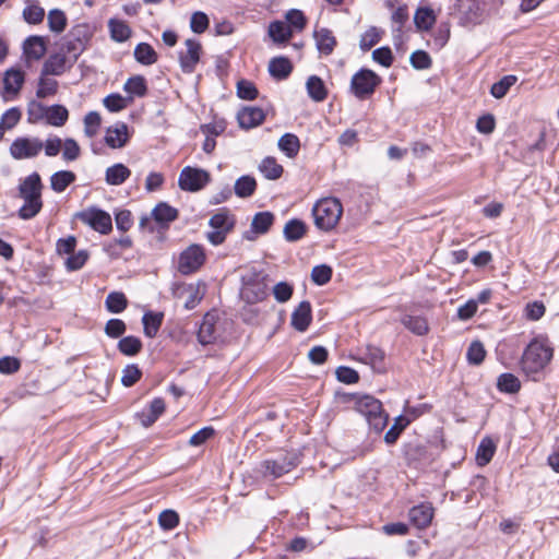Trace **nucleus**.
<instances>
[{"instance_id":"14","label":"nucleus","mask_w":559,"mask_h":559,"mask_svg":"<svg viewBox=\"0 0 559 559\" xmlns=\"http://www.w3.org/2000/svg\"><path fill=\"white\" fill-rule=\"evenodd\" d=\"M312 322V307L310 301L304 300L294 309L290 325L298 332H306Z\"/></svg>"},{"instance_id":"9","label":"nucleus","mask_w":559,"mask_h":559,"mask_svg":"<svg viewBox=\"0 0 559 559\" xmlns=\"http://www.w3.org/2000/svg\"><path fill=\"white\" fill-rule=\"evenodd\" d=\"M205 262V252L200 245H190L185 249L178 260V271L182 275L197 272Z\"/></svg>"},{"instance_id":"3","label":"nucleus","mask_w":559,"mask_h":559,"mask_svg":"<svg viewBox=\"0 0 559 559\" xmlns=\"http://www.w3.org/2000/svg\"><path fill=\"white\" fill-rule=\"evenodd\" d=\"M44 186L38 173L34 171L28 175L19 185V195L24 200V204L20 207L17 214L22 219H31L35 217L43 209L41 190Z\"/></svg>"},{"instance_id":"44","label":"nucleus","mask_w":559,"mask_h":559,"mask_svg":"<svg viewBox=\"0 0 559 559\" xmlns=\"http://www.w3.org/2000/svg\"><path fill=\"white\" fill-rule=\"evenodd\" d=\"M307 227L300 219H289L284 227V237L287 241H297L301 239L306 234Z\"/></svg>"},{"instance_id":"27","label":"nucleus","mask_w":559,"mask_h":559,"mask_svg":"<svg viewBox=\"0 0 559 559\" xmlns=\"http://www.w3.org/2000/svg\"><path fill=\"white\" fill-rule=\"evenodd\" d=\"M25 80V74L20 69H9L4 73L3 85L7 93L16 95Z\"/></svg>"},{"instance_id":"26","label":"nucleus","mask_w":559,"mask_h":559,"mask_svg":"<svg viewBox=\"0 0 559 559\" xmlns=\"http://www.w3.org/2000/svg\"><path fill=\"white\" fill-rule=\"evenodd\" d=\"M401 323L412 333L424 336L429 332V324L424 316L404 314Z\"/></svg>"},{"instance_id":"63","label":"nucleus","mask_w":559,"mask_h":559,"mask_svg":"<svg viewBox=\"0 0 559 559\" xmlns=\"http://www.w3.org/2000/svg\"><path fill=\"white\" fill-rule=\"evenodd\" d=\"M411 64L417 70L429 69L432 64V59L425 50H416L411 55Z\"/></svg>"},{"instance_id":"57","label":"nucleus","mask_w":559,"mask_h":559,"mask_svg":"<svg viewBox=\"0 0 559 559\" xmlns=\"http://www.w3.org/2000/svg\"><path fill=\"white\" fill-rule=\"evenodd\" d=\"M332 273V267L326 264L316 265L311 271V281L318 286H323L331 281Z\"/></svg>"},{"instance_id":"50","label":"nucleus","mask_w":559,"mask_h":559,"mask_svg":"<svg viewBox=\"0 0 559 559\" xmlns=\"http://www.w3.org/2000/svg\"><path fill=\"white\" fill-rule=\"evenodd\" d=\"M497 388L500 392L513 394L520 391L521 382L514 374L506 372L499 376Z\"/></svg>"},{"instance_id":"24","label":"nucleus","mask_w":559,"mask_h":559,"mask_svg":"<svg viewBox=\"0 0 559 559\" xmlns=\"http://www.w3.org/2000/svg\"><path fill=\"white\" fill-rule=\"evenodd\" d=\"M179 212L166 202H159L152 211V216L160 226L167 227L178 218Z\"/></svg>"},{"instance_id":"54","label":"nucleus","mask_w":559,"mask_h":559,"mask_svg":"<svg viewBox=\"0 0 559 559\" xmlns=\"http://www.w3.org/2000/svg\"><path fill=\"white\" fill-rule=\"evenodd\" d=\"M516 82L515 75H504L498 82L493 83L490 88V94L500 99L506 96L510 87Z\"/></svg>"},{"instance_id":"39","label":"nucleus","mask_w":559,"mask_h":559,"mask_svg":"<svg viewBox=\"0 0 559 559\" xmlns=\"http://www.w3.org/2000/svg\"><path fill=\"white\" fill-rule=\"evenodd\" d=\"M496 452V444L489 438L485 437L481 439L476 451V461L479 466L487 465Z\"/></svg>"},{"instance_id":"53","label":"nucleus","mask_w":559,"mask_h":559,"mask_svg":"<svg viewBox=\"0 0 559 559\" xmlns=\"http://www.w3.org/2000/svg\"><path fill=\"white\" fill-rule=\"evenodd\" d=\"M22 15L26 23L36 25L44 21L45 10L37 3H31L24 8Z\"/></svg>"},{"instance_id":"12","label":"nucleus","mask_w":559,"mask_h":559,"mask_svg":"<svg viewBox=\"0 0 559 559\" xmlns=\"http://www.w3.org/2000/svg\"><path fill=\"white\" fill-rule=\"evenodd\" d=\"M185 45L187 49L186 51L179 52V62L182 72L190 74L194 72L200 61L202 46L199 40L193 38L187 39Z\"/></svg>"},{"instance_id":"4","label":"nucleus","mask_w":559,"mask_h":559,"mask_svg":"<svg viewBox=\"0 0 559 559\" xmlns=\"http://www.w3.org/2000/svg\"><path fill=\"white\" fill-rule=\"evenodd\" d=\"M349 401L353 402L355 411L366 418L369 427L376 433L382 432L388 425L389 416L379 400L369 394H350Z\"/></svg>"},{"instance_id":"1","label":"nucleus","mask_w":559,"mask_h":559,"mask_svg":"<svg viewBox=\"0 0 559 559\" xmlns=\"http://www.w3.org/2000/svg\"><path fill=\"white\" fill-rule=\"evenodd\" d=\"M503 0H455L451 15L463 27H475L499 12Z\"/></svg>"},{"instance_id":"30","label":"nucleus","mask_w":559,"mask_h":559,"mask_svg":"<svg viewBox=\"0 0 559 559\" xmlns=\"http://www.w3.org/2000/svg\"><path fill=\"white\" fill-rule=\"evenodd\" d=\"M108 28L111 39L117 43L128 40L132 34V29L127 22L118 19H110L108 21Z\"/></svg>"},{"instance_id":"2","label":"nucleus","mask_w":559,"mask_h":559,"mask_svg":"<svg viewBox=\"0 0 559 559\" xmlns=\"http://www.w3.org/2000/svg\"><path fill=\"white\" fill-rule=\"evenodd\" d=\"M554 349L547 340L534 337L525 347L520 360L522 372L533 381H539L545 367L552 358Z\"/></svg>"},{"instance_id":"37","label":"nucleus","mask_w":559,"mask_h":559,"mask_svg":"<svg viewBox=\"0 0 559 559\" xmlns=\"http://www.w3.org/2000/svg\"><path fill=\"white\" fill-rule=\"evenodd\" d=\"M173 292L175 297H180L182 294H189V297L185 302V308L188 310L195 308L201 301L199 290L191 284H176Z\"/></svg>"},{"instance_id":"38","label":"nucleus","mask_w":559,"mask_h":559,"mask_svg":"<svg viewBox=\"0 0 559 559\" xmlns=\"http://www.w3.org/2000/svg\"><path fill=\"white\" fill-rule=\"evenodd\" d=\"M135 60L143 66H152L157 62L158 56L147 43H140L134 48Z\"/></svg>"},{"instance_id":"16","label":"nucleus","mask_w":559,"mask_h":559,"mask_svg":"<svg viewBox=\"0 0 559 559\" xmlns=\"http://www.w3.org/2000/svg\"><path fill=\"white\" fill-rule=\"evenodd\" d=\"M361 360L370 365L373 371L383 373L386 371L385 353L374 345H367L361 352Z\"/></svg>"},{"instance_id":"10","label":"nucleus","mask_w":559,"mask_h":559,"mask_svg":"<svg viewBox=\"0 0 559 559\" xmlns=\"http://www.w3.org/2000/svg\"><path fill=\"white\" fill-rule=\"evenodd\" d=\"M44 142L38 138H16L10 145V154L14 159L36 157L43 150Z\"/></svg>"},{"instance_id":"59","label":"nucleus","mask_w":559,"mask_h":559,"mask_svg":"<svg viewBox=\"0 0 559 559\" xmlns=\"http://www.w3.org/2000/svg\"><path fill=\"white\" fill-rule=\"evenodd\" d=\"M381 39L380 32L377 27H369L360 37L359 47L362 51L370 50Z\"/></svg>"},{"instance_id":"33","label":"nucleus","mask_w":559,"mask_h":559,"mask_svg":"<svg viewBox=\"0 0 559 559\" xmlns=\"http://www.w3.org/2000/svg\"><path fill=\"white\" fill-rule=\"evenodd\" d=\"M277 146L288 158H295L300 151V141L296 134L285 133L280 138Z\"/></svg>"},{"instance_id":"34","label":"nucleus","mask_w":559,"mask_h":559,"mask_svg":"<svg viewBox=\"0 0 559 559\" xmlns=\"http://www.w3.org/2000/svg\"><path fill=\"white\" fill-rule=\"evenodd\" d=\"M76 179V176L71 170H59L51 175L50 177V187L57 192H63L70 185H72Z\"/></svg>"},{"instance_id":"46","label":"nucleus","mask_w":559,"mask_h":559,"mask_svg":"<svg viewBox=\"0 0 559 559\" xmlns=\"http://www.w3.org/2000/svg\"><path fill=\"white\" fill-rule=\"evenodd\" d=\"M265 276L261 282L251 283L247 281V304H253L263 300L267 296V285L265 284Z\"/></svg>"},{"instance_id":"11","label":"nucleus","mask_w":559,"mask_h":559,"mask_svg":"<svg viewBox=\"0 0 559 559\" xmlns=\"http://www.w3.org/2000/svg\"><path fill=\"white\" fill-rule=\"evenodd\" d=\"M403 455L408 466L419 468L430 462L427 447L418 440H412L403 444Z\"/></svg>"},{"instance_id":"8","label":"nucleus","mask_w":559,"mask_h":559,"mask_svg":"<svg viewBox=\"0 0 559 559\" xmlns=\"http://www.w3.org/2000/svg\"><path fill=\"white\" fill-rule=\"evenodd\" d=\"M75 216L82 223L103 235H107L112 229L111 216L100 209L92 206L76 213Z\"/></svg>"},{"instance_id":"56","label":"nucleus","mask_w":559,"mask_h":559,"mask_svg":"<svg viewBox=\"0 0 559 559\" xmlns=\"http://www.w3.org/2000/svg\"><path fill=\"white\" fill-rule=\"evenodd\" d=\"M142 377V370L135 364L127 365L122 370L121 384L126 388L133 386Z\"/></svg>"},{"instance_id":"49","label":"nucleus","mask_w":559,"mask_h":559,"mask_svg":"<svg viewBox=\"0 0 559 559\" xmlns=\"http://www.w3.org/2000/svg\"><path fill=\"white\" fill-rule=\"evenodd\" d=\"M86 45L75 38H69V34L63 37L61 49L64 53L69 55L74 63L82 52L85 50Z\"/></svg>"},{"instance_id":"48","label":"nucleus","mask_w":559,"mask_h":559,"mask_svg":"<svg viewBox=\"0 0 559 559\" xmlns=\"http://www.w3.org/2000/svg\"><path fill=\"white\" fill-rule=\"evenodd\" d=\"M48 27L52 33H62L68 24L66 13L60 9H52L48 12Z\"/></svg>"},{"instance_id":"55","label":"nucleus","mask_w":559,"mask_h":559,"mask_svg":"<svg viewBox=\"0 0 559 559\" xmlns=\"http://www.w3.org/2000/svg\"><path fill=\"white\" fill-rule=\"evenodd\" d=\"M68 34L69 38H75L87 46L93 36V28L87 23H79L73 25Z\"/></svg>"},{"instance_id":"21","label":"nucleus","mask_w":559,"mask_h":559,"mask_svg":"<svg viewBox=\"0 0 559 559\" xmlns=\"http://www.w3.org/2000/svg\"><path fill=\"white\" fill-rule=\"evenodd\" d=\"M433 518V508L430 503H420L409 510V520L418 528L427 527Z\"/></svg>"},{"instance_id":"45","label":"nucleus","mask_w":559,"mask_h":559,"mask_svg":"<svg viewBox=\"0 0 559 559\" xmlns=\"http://www.w3.org/2000/svg\"><path fill=\"white\" fill-rule=\"evenodd\" d=\"M209 224L213 229L228 233L234 227L235 221L233 215L226 209H223L210 218Z\"/></svg>"},{"instance_id":"29","label":"nucleus","mask_w":559,"mask_h":559,"mask_svg":"<svg viewBox=\"0 0 559 559\" xmlns=\"http://www.w3.org/2000/svg\"><path fill=\"white\" fill-rule=\"evenodd\" d=\"M306 88L308 96L317 103L323 102L328 96V90L324 85V82L317 75H311L308 78L306 82Z\"/></svg>"},{"instance_id":"18","label":"nucleus","mask_w":559,"mask_h":559,"mask_svg":"<svg viewBox=\"0 0 559 559\" xmlns=\"http://www.w3.org/2000/svg\"><path fill=\"white\" fill-rule=\"evenodd\" d=\"M216 317L207 312L199 326L198 341L202 345L213 344L217 340Z\"/></svg>"},{"instance_id":"64","label":"nucleus","mask_w":559,"mask_h":559,"mask_svg":"<svg viewBox=\"0 0 559 559\" xmlns=\"http://www.w3.org/2000/svg\"><path fill=\"white\" fill-rule=\"evenodd\" d=\"M127 330L126 323L121 319H110L105 325V334L110 338L121 337Z\"/></svg>"},{"instance_id":"25","label":"nucleus","mask_w":559,"mask_h":559,"mask_svg":"<svg viewBox=\"0 0 559 559\" xmlns=\"http://www.w3.org/2000/svg\"><path fill=\"white\" fill-rule=\"evenodd\" d=\"M164 320L163 312L147 311L142 317L143 332L148 338H153L157 335Z\"/></svg>"},{"instance_id":"23","label":"nucleus","mask_w":559,"mask_h":559,"mask_svg":"<svg viewBox=\"0 0 559 559\" xmlns=\"http://www.w3.org/2000/svg\"><path fill=\"white\" fill-rule=\"evenodd\" d=\"M292 71L293 63L286 57H274L269 62V73L273 79L277 81L287 79Z\"/></svg>"},{"instance_id":"19","label":"nucleus","mask_w":559,"mask_h":559,"mask_svg":"<svg viewBox=\"0 0 559 559\" xmlns=\"http://www.w3.org/2000/svg\"><path fill=\"white\" fill-rule=\"evenodd\" d=\"M165 401L162 397H155L148 405L147 409L136 413V418L145 428L151 427L159 416L165 412Z\"/></svg>"},{"instance_id":"35","label":"nucleus","mask_w":559,"mask_h":559,"mask_svg":"<svg viewBox=\"0 0 559 559\" xmlns=\"http://www.w3.org/2000/svg\"><path fill=\"white\" fill-rule=\"evenodd\" d=\"M269 36L276 44H285L292 38L293 32L286 23L274 21L269 25Z\"/></svg>"},{"instance_id":"58","label":"nucleus","mask_w":559,"mask_h":559,"mask_svg":"<svg viewBox=\"0 0 559 559\" xmlns=\"http://www.w3.org/2000/svg\"><path fill=\"white\" fill-rule=\"evenodd\" d=\"M102 123L100 115L97 111H90L84 117V133L87 138H94Z\"/></svg>"},{"instance_id":"28","label":"nucleus","mask_w":559,"mask_h":559,"mask_svg":"<svg viewBox=\"0 0 559 559\" xmlns=\"http://www.w3.org/2000/svg\"><path fill=\"white\" fill-rule=\"evenodd\" d=\"M123 91L129 94L130 99L135 97H144L147 94V83L143 75H133L127 80Z\"/></svg>"},{"instance_id":"60","label":"nucleus","mask_w":559,"mask_h":559,"mask_svg":"<svg viewBox=\"0 0 559 559\" xmlns=\"http://www.w3.org/2000/svg\"><path fill=\"white\" fill-rule=\"evenodd\" d=\"M90 253L87 250H79L76 253H71L66 260V267L68 271H78L84 266L88 260Z\"/></svg>"},{"instance_id":"52","label":"nucleus","mask_w":559,"mask_h":559,"mask_svg":"<svg viewBox=\"0 0 559 559\" xmlns=\"http://www.w3.org/2000/svg\"><path fill=\"white\" fill-rule=\"evenodd\" d=\"M486 357V349L484 344L480 341H473L466 353V359L468 364L478 366L480 365Z\"/></svg>"},{"instance_id":"31","label":"nucleus","mask_w":559,"mask_h":559,"mask_svg":"<svg viewBox=\"0 0 559 559\" xmlns=\"http://www.w3.org/2000/svg\"><path fill=\"white\" fill-rule=\"evenodd\" d=\"M67 57L63 53H53L45 61L41 75H61L66 71Z\"/></svg>"},{"instance_id":"36","label":"nucleus","mask_w":559,"mask_h":559,"mask_svg":"<svg viewBox=\"0 0 559 559\" xmlns=\"http://www.w3.org/2000/svg\"><path fill=\"white\" fill-rule=\"evenodd\" d=\"M416 418L414 415L412 418L408 416L400 415L394 419V424L384 435V441L386 444H394L402 431L412 423L413 419Z\"/></svg>"},{"instance_id":"40","label":"nucleus","mask_w":559,"mask_h":559,"mask_svg":"<svg viewBox=\"0 0 559 559\" xmlns=\"http://www.w3.org/2000/svg\"><path fill=\"white\" fill-rule=\"evenodd\" d=\"M117 347L122 355L132 357L142 350L143 344L139 337L128 335L119 340Z\"/></svg>"},{"instance_id":"7","label":"nucleus","mask_w":559,"mask_h":559,"mask_svg":"<svg viewBox=\"0 0 559 559\" xmlns=\"http://www.w3.org/2000/svg\"><path fill=\"white\" fill-rule=\"evenodd\" d=\"M211 181V175L209 171L186 166L180 171L178 178V186L182 191L197 192L202 190Z\"/></svg>"},{"instance_id":"43","label":"nucleus","mask_w":559,"mask_h":559,"mask_svg":"<svg viewBox=\"0 0 559 559\" xmlns=\"http://www.w3.org/2000/svg\"><path fill=\"white\" fill-rule=\"evenodd\" d=\"M259 169L263 174V176L270 180L278 179L284 171L283 166L280 165L276 162V159L272 156H267L264 159H262L261 164L259 165Z\"/></svg>"},{"instance_id":"41","label":"nucleus","mask_w":559,"mask_h":559,"mask_svg":"<svg viewBox=\"0 0 559 559\" xmlns=\"http://www.w3.org/2000/svg\"><path fill=\"white\" fill-rule=\"evenodd\" d=\"M414 23L419 31H429L436 23V14L430 8H418L414 15Z\"/></svg>"},{"instance_id":"15","label":"nucleus","mask_w":559,"mask_h":559,"mask_svg":"<svg viewBox=\"0 0 559 559\" xmlns=\"http://www.w3.org/2000/svg\"><path fill=\"white\" fill-rule=\"evenodd\" d=\"M296 459H287L284 456L273 461L266 460L261 464V467L263 468L262 473L264 476L278 478L290 472L294 467H296Z\"/></svg>"},{"instance_id":"22","label":"nucleus","mask_w":559,"mask_h":559,"mask_svg":"<svg viewBox=\"0 0 559 559\" xmlns=\"http://www.w3.org/2000/svg\"><path fill=\"white\" fill-rule=\"evenodd\" d=\"M316 46L321 55L329 56L336 46V38L331 29L326 27L318 28L313 32Z\"/></svg>"},{"instance_id":"13","label":"nucleus","mask_w":559,"mask_h":559,"mask_svg":"<svg viewBox=\"0 0 559 559\" xmlns=\"http://www.w3.org/2000/svg\"><path fill=\"white\" fill-rule=\"evenodd\" d=\"M274 221L275 216L272 212L257 213L252 218L250 230L247 233V240H254L257 237L267 234Z\"/></svg>"},{"instance_id":"20","label":"nucleus","mask_w":559,"mask_h":559,"mask_svg":"<svg viewBox=\"0 0 559 559\" xmlns=\"http://www.w3.org/2000/svg\"><path fill=\"white\" fill-rule=\"evenodd\" d=\"M47 51L44 37L32 35L23 43V53L27 60H39Z\"/></svg>"},{"instance_id":"42","label":"nucleus","mask_w":559,"mask_h":559,"mask_svg":"<svg viewBox=\"0 0 559 559\" xmlns=\"http://www.w3.org/2000/svg\"><path fill=\"white\" fill-rule=\"evenodd\" d=\"M69 118L68 109L62 105L47 107L46 121L53 127H62Z\"/></svg>"},{"instance_id":"47","label":"nucleus","mask_w":559,"mask_h":559,"mask_svg":"<svg viewBox=\"0 0 559 559\" xmlns=\"http://www.w3.org/2000/svg\"><path fill=\"white\" fill-rule=\"evenodd\" d=\"M106 309L111 313H120L128 307V299L121 292H111L105 300Z\"/></svg>"},{"instance_id":"32","label":"nucleus","mask_w":559,"mask_h":559,"mask_svg":"<svg viewBox=\"0 0 559 559\" xmlns=\"http://www.w3.org/2000/svg\"><path fill=\"white\" fill-rule=\"evenodd\" d=\"M130 169L126 165L118 163L106 169L105 179L108 185L120 186L130 177Z\"/></svg>"},{"instance_id":"6","label":"nucleus","mask_w":559,"mask_h":559,"mask_svg":"<svg viewBox=\"0 0 559 559\" xmlns=\"http://www.w3.org/2000/svg\"><path fill=\"white\" fill-rule=\"evenodd\" d=\"M382 79L372 70L361 68L350 80V93L358 99L365 100L373 95Z\"/></svg>"},{"instance_id":"17","label":"nucleus","mask_w":559,"mask_h":559,"mask_svg":"<svg viewBox=\"0 0 559 559\" xmlns=\"http://www.w3.org/2000/svg\"><path fill=\"white\" fill-rule=\"evenodd\" d=\"M129 140L128 126L124 122H117L107 128L105 143L111 148L123 147Z\"/></svg>"},{"instance_id":"5","label":"nucleus","mask_w":559,"mask_h":559,"mask_svg":"<svg viewBox=\"0 0 559 559\" xmlns=\"http://www.w3.org/2000/svg\"><path fill=\"white\" fill-rule=\"evenodd\" d=\"M343 214V206L336 198H323L319 200L313 209L312 215L316 226L323 230L334 229Z\"/></svg>"},{"instance_id":"61","label":"nucleus","mask_w":559,"mask_h":559,"mask_svg":"<svg viewBox=\"0 0 559 559\" xmlns=\"http://www.w3.org/2000/svg\"><path fill=\"white\" fill-rule=\"evenodd\" d=\"M41 75L38 82L36 96L38 98H46L47 96L55 95L58 91V82L53 79H46Z\"/></svg>"},{"instance_id":"62","label":"nucleus","mask_w":559,"mask_h":559,"mask_svg":"<svg viewBox=\"0 0 559 559\" xmlns=\"http://www.w3.org/2000/svg\"><path fill=\"white\" fill-rule=\"evenodd\" d=\"M21 117V110L17 107H12L2 114L0 123L4 131L11 130L20 122Z\"/></svg>"},{"instance_id":"51","label":"nucleus","mask_w":559,"mask_h":559,"mask_svg":"<svg viewBox=\"0 0 559 559\" xmlns=\"http://www.w3.org/2000/svg\"><path fill=\"white\" fill-rule=\"evenodd\" d=\"M270 108V105L266 107L247 106V130L263 123Z\"/></svg>"}]
</instances>
